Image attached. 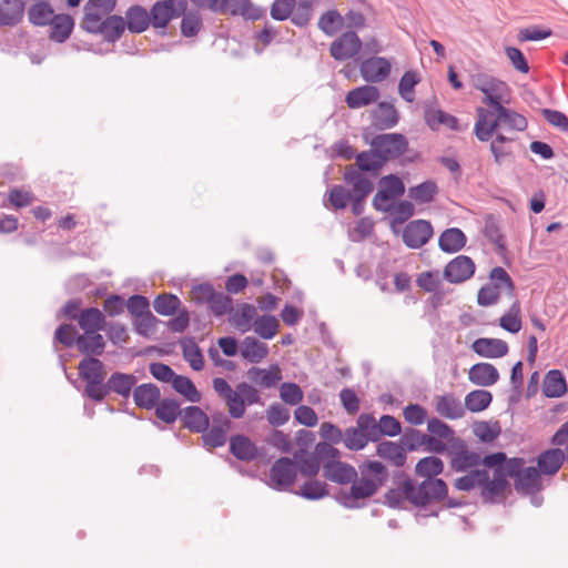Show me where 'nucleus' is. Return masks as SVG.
<instances>
[{
    "mask_svg": "<svg viewBox=\"0 0 568 568\" xmlns=\"http://www.w3.org/2000/svg\"><path fill=\"white\" fill-rule=\"evenodd\" d=\"M395 487L385 495V504L393 509H404L408 503L415 508L439 505L444 508H459L466 503L448 496V485L444 479H422L417 483L408 474L397 470L393 475Z\"/></svg>",
    "mask_w": 568,
    "mask_h": 568,
    "instance_id": "nucleus-1",
    "label": "nucleus"
},
{
    "mask_svg": "<svg viewBox=\"0 0 568 568\" xmlns=\"http://www.w3.org/2000/svg\"><path fill=\"white\" fill-rule=\"evenodd\" d=\"M389 476L386 466L378 460H365L358 465L357 478L348 489H341L336 500L347 509L359 508L362 499L373 497Z\"/></svg>",
    "mask_w": 568,
    "mask_h": 568,
    "instance_id": "nucleus-2",
    "label": "nucleus"
},
{
    "mask_svg": "<svg viewBox=\"0 0 568 568\" xmlns=\"http://www.w3.org/2000/svg\"><path fill=\"white\" fill-rule=\"evenodd\" d=\"M477 121L475 123V135L481 142L489 141L499 129L525 131L528 126L527 119L506 106L500 108L496 113L484 106L476 110Z\"/></svg>",
    "mask_w": 568,
    "mask_h": 568,
    "instance_id": "nucleus-3",
    "label": "nucleus"
},
{
    "mask_svg": "<svg viewBox=\"0 0 568 568\" xmlns=\"http://www.w3.org/2000/svg\"><path fill=\"white\" fill-rule=\"evenodd\" d=\"M79 377L85 382L83 396L95 403L105 399V369L104 364L98 357H84L78 365Z\"/></svg>",
    "mask_w": 568,
    "mask_h": 568,
    "instance_id": "nucleus-4",
    "label": "nucleus"
},
{
    "mask_svg": "<svg viewBox=\"0 0 568 568\" xmlns=\"http://www.w3.org/2000/svg\"><path fill=\"white\" fill-rule=\"evenodd\" d=\"M80 28L88 33L99 34L106 42L118 41L125 30V20L121 16L112 14L99 17L93 13L83 14Z\"/></svg>",
    "mask_w": 568,
    "mask_h": 568,
    "instance_id": "nucleus-5",
    "label": "nucleus"
},
{
    "mask_svg": "<svg viewBox=\"0 0 568 568\" xmlns=\"http://www.w3.org/2000/svg\"><path fill=\"white\" fill-rule=\"evenodd\" d=\"M343 180L347 185L353 186L354 195L349 202L352 203V213L358 216L364 212L365 200L373 192L374 184L353 165L345 168Z\"/></svg>",
    "mask_w": 568,
    "mask_h": 568,
    "instance_id": "nucleus-6",
    "label": "nucleus"
},
{
    "mask_svg": "<svg viewBox=\"0 0 568 568\" xmlns=\"http://www.w3.org/2000/svg\"><path fill=\"white\" fill-rule=\"evenodd\" d=\"M371 146L381 155V159L387 163L406 153L408 141L402 133H382L374 136Z\"/></svg>",
    "mask_w": 568,
    "mask_h": 568,
    "instance_id": "nucleus-7",
    "label": "nucleus"
},
{
    "mask_svg": "<svg viewBox=\"0 0 568 568\" xmlns=\"http://www.w3.org/2000/svg\"><path fill=\"white\" fill-rule=\"evenodd\" d=\"M186 10V0L156 1L149 11L151 24L154 29H165L172 19L181 17Z\"/></svg>",
    "mask_w": 568,
    "mask_h": 568,
    "instance_id": "nucleus-8",
    "label": "nucleus"
},
{
    "mask_svg": "<svg viewBox=\"0 0 568 568\" xmlns=\"http://www.w3.org/2000/svg\"><path fill=\"white\" fill-rule=\"evenodd\" d=\"M297 466L290 457L274 462L268 473V485L276 490H287L296 480Z\"/></svg>",
    "mask_w": 568,
    "mask_h": 568,
    "instance_id": "nucleus-9",
    "label": "nucleus"
},
{
    "mask_svg": "<svg viewBox=\"0 0 568 568\" xmlns=\"http://www.w3.org/2000/svg\"><path fill=\"white\" fill-rule=\"evenodd\" d=\"M363 48V42L355 31L347 30L329 44V54L336 61L355 58Z\"/></svg>",
    "mask_w": 568,
    "mask_h": 568,
    "instance_id": "nucleus-10",
    "label": "nucleus"
},
{
    "mask_svg": "<svg viewBox=\"0 0 568 568\" xmlns=\"http://www.w3.org/2000/svg\"><path fill=\"white\" fill-rule=\"evenodd\" d=\"M217 13L241 16L245 20H261L266 16V9L254 4L251 0H220Z\"/></svg>",
    "mask_w": 568,
    "mask_h": 568,
    "instance_id": "nucleus-11",
    "label": "nucleus"
},
{
    "mask_svg": "<svg viewBox=\"0 0 568 568\" xmlns=\"http://www.w3.org/2000/svg\"><path fill=\"white\" fill-rule=\"evenodd\" d=\"M434 234L429 221L414 220L406 224L403 231V242L409 248H420Z\"/></svg>",
    "mask_w": 568,
    "mask_h": 568,
    "instance_id": "nucleus-12",
    "label": "nucleus"
},
{
    "mask_svg": "<svg viewBox=\"0 0 568 568\" xmlns=\"http://www.w3.org/2000/svg\"><path fill=\"white\" fill-rule=\"evenodd\" d=\"M475 268V263L469 256L458 255L445 266L443 276L449 283L458 284L470 278Z\"/></svg>",
    "mask_w": 568,
    "mask_h": 568,
    "instance_id": "nucleus-13",
    "label": "nucleus"
},
{
    "mask_svg": "<svg viewBox=\"0 0 568 568\" xmlns=\"http://www.w3.org/2000/svg\"><path fill=\"white\" fill-rule=\"evenodd\" d=\"M323 476L338 485L354 483L357 478V469L348 463L341 460H328L322 465Z\"/></svg>",
    "mask_w": 568,
    "mask_h": 568,
    "instance_id": "nucleus-14",
    "label": "nucleus"
},
{
    "mask_svg": "<svg viewBox=\"0 0 568 568\" xmlns=\"http://www.w3.org/2000/svg\"><path fill=\"white\" fill-rule=\"evenodd\" d=\"M390 62L384 57H371L362 61L359 72L366 82L378 83L390 73Z\"/></svg>",
    "mask_w": 568,
    "mask_h": 568,
    "instance_id": "nucleus-15",
    "label": "nucleus"
},
{
    "mask_svg": "<svg viewBox=\"0 0 568 568\" xmlns=\"http://www.w3.org/2000/svg\"><path fill=\"white\" fill-rule=\"evenodd\" d=\"M480 464V455L469 450L463 440H459L458 444L454 445L450 459V467L453 470L457 473L467 471Z\"/></svg>",
    "mask_w": 568,
    "mask_h": 568,
    "instance_id": "nucleus-16",
    "label": "nucleus"
},
{
    "mask_svg": "<svg viewBox=\"0 0 568 568\" xmlns=\"http://www.w3.org/2000/svg\"><path fill=\"white\" fill-rule=\"evenodd\" d=\"M138 378L133 374L122 372L112 373L105 382V397L114 393L123 398H129L136 387Z\"/></svg>",
    "mask_w": 568,
    "mask_h": 568,
    "instance_id": "nucleus-17",
    "label": "nucleus"
},
{
    "mask_svg": "<svg viewBox=\"0 0 568 568\" xmlns=\"http://www.w3.org/2000/svg\"><path fill=\"white\" fill-rule=\"evenodd\" d=\"M229 443L230 453L241 462H253L260 455L257 446L245 435H233Z\"/></svg>",
    "mask_w": 568,
    "mask_h": 568,
    "instance_id": "nucleus-18",
    "label": "nucleus"
},
{
    "mask_svg": "<svg viewBox=\"0 0 568 568\" xmlns=\"http://www.w3.org/2000/svg\"><path fill=\"white\" fill-rule=\"evenodd\" d=\"M509 85L499 79H495L483 91L484 98L481 102L488 105L490 111L496 113L503 108V102H506V98L509 95Z\"/></svg>",
    "mask_w": 568,
    "mask_h": 568,
    "instance_id": "nucleus-19",
    "label": "nucleus"
},
{
    "mask_svg": "<svg viewBox=\"0 0 568 568\" xmlns=\"http://www.w3.org/2000/svg\"><path fill=\"white\" fill-rule=\"evenodd\" d=\"M379 98V90L374 85H362L351 90L345 98L349 109H361L375 103Z\"/></svg>",
    "mask_w": 568,
    "mask_h": 568,
    "instance_id": "nucleus-20",
    "label": "nucleus"
},
{
    "mask_svg": "<svg viewBox=\"0 0 568 568\" xmlns=\"http://www.w3.org/2000/svg\"><path fill=\"white\" fill-rule=\"evenodd\" d=\"M471 348L477 355L487 358L504 357L508 353L507 343L499 338H477Z\"/></svg>",
    "mask_w": 568,
    "mask_h": 568,
    "instance_id": "nucleus-21",
    "label": "nucleus"
},
{
    "mask_svg": "<svg viewBox=\"0 0 568 568\" xmlns=\"http://www.w3.org/2000/svg\"><path fill=\"white\" fill-rule=\"evenodd\" d=\"M48 26L50 27L49 39L57 43H63L73 31L74 19L67 13H55L54 19Z\"/></svg>",
    "mask_w": 568,
    "mask_h": 568,
    "instance_id": "nucleus-22",
    "label": "nucleus"
},
{
    "mask_svg": "<svg viewBox=\"0 0 568 568\" xmlns=\"http://www.w3.org/2000/svg\"><path fill=\"white\" fill-rule=\"evenodd\" d=\"M24 11L23 0H1L0 27H16L22 21Z\"/></svg>",
    "mask_w": 568,
    "mask_h": 568,
    "instance_id": "nucleus-23",
    "label": "nucleus"
},
{
    "mask_svg": "<svg viewBox=\"0 0 568 568\" xmlns=\"http://www.w3.org/2000/svg\"><path fill=\"white\" fill-rule=\"evenodd\" d=\"M183 426L192 433H204L210 426V417L199 406H187L182 409Z\"/></svg>",
    "mask_w": 568,
    "mask_h": 568,
    "instance_id": "nucleus-24",
    "label": "nucleus"
},
{
    "mask_svg": "<svg viewBox=\"0 0 568 568\" xmlns=\"http://www.w3.org/2000/svg\"><path fill=\"white\" fill-rule=\"evenodd\" d=\"M132 396L139 408L150 410L160 402L161 390L155 384L144 383L133 389Z\"/></svg>",
    "mask_w": 568,
    "mask_h": 568,
    "instance_id": "nucleus-25",
    "label": "nucleus"
},
{
    "mask_svg": "<svg viewBox=\"0 0 568 568\" xmlns=\"http://www.w3.org/2000/svg\"><path fill=\"white\" fill-rule=\"evenodd\" d=\"M435 399V409L442 417L459 419L465 415L464 406L453 393L436 396Z\"/></svg>",
    "mask_w": 568,
    "mask_h": 568,
    "instance_id": "nucleus-26",
    "label": "nucleus"
},
{
    "mask_svg": "<svg viewBox=\"0 0 568 568\" xmlns=\"http://www.w3.org/2000/svg\"><path fill=\"white\" fill-rule=\"evenodd\" d=\"M565 462V452L559 447L549 448L537 457V469L548 476L558 473Z\"/></svg>",
    "mask_w": 568,
    "mask_h": 568,
    "instance_id": "nucleus-27",
    "label": "nucleus"
},
{
    "mask_svg": "<svg viewBox=\"0 0 568 568\" xmlns=\"http://www.w3.org/2000/svg\"><path fill=\"white\" fill-rule=\"evenodd\" d=\"M540 471L534 467H526L520 473L519 477L515 479L514 487L517 493L530 495L539 491L542 487Z\"/></svg>",
    "mask_w": 568,
    "mask_h": 568,
    "instance_id": "nucleus-28",
    "label": "nucleus"
},
{
    "mask_svg": "<svg viewBox=\"0 0 568 568\" xmlns=\"http://www.w3.org/2000/svg\"><path fill=\"white\" fill-rule=\"evenodd\" d=\"M32 4L27 9L28 20L36 27H45L54 19V9L49 0H31Z\"/></svg>",
    "mask_w": 568,
    "mask_h": 568,
    "instance_id": "nucleus-29",
    "label": "nucleus"
},
{
    "mask_svg": "<svg viewBox=\"0 0 568 568\" xmlns=\"http://www.w3.org/2000/svg\"><path fill=\"white\" fill-rule=\"evenodd\" d=\"M373 125L378 130H387L394 128L399 120L396 108L388 102H379L373 110Z\"/></svg>",
    "mask_w": 568,
    "mask_h": 568,
    "instance_id": "nucleus-30",
    "label": "nucleus"
},
{
    "mask_svg": "<svg viewBox=\"0 0 568 568\" xmlns=\"http://www.w3.org/2000/svg\"><path fill=\"white\" fill-rule=\"evenodd\" d=\"M468 379L478 386H491L499 379V373L490 363H477L470 367Z\"/></svg>",
    "mask_w": 568,
    "mask_h": 568,
    "instance_id": "nucleus-31",
    "label": "nucleus"
},
{
    "mask_svg": "<svg viewBox=\"0 0 568 568\" xmlns=\"http://www.w3.org/2000/svg\"><path fill=\"white\" fill-rule=\"evenodd\" d=\"M77 348L85 357H98L104 353L105 341L99 332L78 335Z\"/></svg>",
    "mask_w": 568,
    "mask_h": 568,
    "instance_id": "nucleus-32",
    "label": "nucleus"
},
{
    "mask_svg": "<svg viewBox=\"0 0 568 568\" xmlns=\"http://www.w3.org/2000/svg\"><path fill=\"white\" fill-rule=\"evenodd\" d=\"M376 454L382 459L389 462L393 466L400 468L406 464L407 455L400 443L384 440L376 447Z\"/></svg>",
    "mask_w": 568,
    "mask_h": 568,
    "instance_id": "nucleus-33",
    "label": "nucleus"
},
{
    "mask_svg": "<svg viewBox=\"0 0 568 568\" xmlns=\"http://www.w3.org/2000/svg\"><path fill=\"white\" fill-rule=\"evenodd\" d=\"M125 28L132 33H142L151 24L150 13L142 6H131L125 12Z\"/></svg>",
    "mask_w": 568,
    "mask_h": 568,
    "instance_id": "nucleus-34",
    "label": "nucleus"
},
{
    "mask_svg": "<svg viewBox=\"0 0 568 568\" xmlns=\"http://www.w3.org/2000/svg\"><path fill=\"white\" fill-rule=\"evenodd\" d=\"M256 316V308L248 303H242L236 311L230 313L229 322L241 333L248 332Z\"/></svg>",
    "mask_w": 568,
    "mask_h": 568,
    "instance_id": "nucleus-35",
    "label": "nucleus"
},
{
    "mask_svg": "<svg viewBox=\"0 0 568 568\" xmlns=\"http://www.w3.org/2000/svg\"><path fill=\"white\" fill-rule=\"evenodd\" d=\"M565 376L559 369H550L542 382V394L548 398H558L567 393Z\"/></svg>",
    "mask_w": 568,
    "mask_h": 568,
    "instance_id": "nucleus-36",
    "label": "nucleus"
},
{
    "mask_svg": "<svg viewBox=\"0 0 568 568\" xmlns=\"http://www.w3.org/2000/svg\"><path fill=\"white\" fill-rule=\"evenodd\" d=\"M78 323L83 333L100 332L106 325L104 314L97 307L82 310L78 316Z\"/></svg>",
    "mask_w": 568,
    "mask_h": 568,
    "instance_id": "nucleus-37",
    "label": "nucleus"
},
{
    "mask_svg": "<svg viewBox=\"0 0 568 568\" xmlns=\"http://www.w3.org/2000/svg\"><path fill=\"white\" fill-rule=\"evenodd\" d=\"M297 466V471L310 478H314L321 469V462L315 452L308 453L305 449H298L294 453V458Z\"/></svg>",
    "mask_w": 568,
    "mask_h": 568,
    "instance_id": "nucleus-38",
    "label": "nucleus"
},
{
    "mask_svg": "<svg viewBox=\"0 0 568 568\" xmlns=\"http://www.w3.org/2000/svg\"><path fill=\"white\" fill-rule=\"evenodd\" d=\"M247 377L252 383L271 388L282 379V373L278 365H272L268 371L253 366L247 371Z\"/></svg>",
    "mask_w": 568,
    "mask_h": 568,
    "instance_id": "nucleus-39",
    "label": "nucleus"
},
{
    "mask_svg": "<svg viewBox=\"0 0 568 568\" xmlns=\"http://www.w3.org/2000/svg\"><path fill=\"white\" fill-rule=\"evenodd\" d=\"M466 241V235L460 229L450 227L440 234L438 246L445 253H456L465 246Z\"/></svg>",
    "mask_w": 568,
    "mask_h": 568,
    "instance_id": "nucleus-40",
    "label": "nucleus"
},
{
    "mask_svg": "<svg viewBox=\"0 0 568 568\" xmlns=\"http://www.w3.org/2000/svg\"><path fill=\"white\" fill-rule=\"evenodd\" d=\"M355 160L356 165L354 166L362 174L365 172L377 174L379 170L386 164L381 159V155L375 151V148L372 146L371 150L357 153Z\"/></svg>",
    "mask_w": 568,
    "mask_h": 568,
    "instance_id": "nucleus-41",
    "label": "nucleus"
},
{
    "mask_svg": "<svg viewBox=\"0 0 568 568\" xmlns=\"http://www.w3.org/2000/svg\"><path fill=\"white\" fill-rule=\"evenodd\" d=\"M268 354V347L253 336H246L242 341L241 355L250 363H260Z\"/></svg>",
    "mask_w": 568,
    "mask_h": 568,
    "instance_id": "nucleus-42",
    "label": "nucleus"
},
{
    "mask_svg": "<svg viewBox=\"0 0 568 568\" xmlns=\"http://www.w3.org/2000/svg\"><path fill=\"white\" fill-rule=\"evenodd\" d=\"M495 139L490 142V152L497 165H503L508 159H514L511 149L507 145L514 141V138L496 132Z\"/></svg>",
    "mask_w": 568,
    "mask_h": 568,
    "instance_id": "nucleus-43",
    "label": "nucleus"
},
{
    "mask_svg": "<svg viewBox=\"0 0 568 568\" xmlns=\"http://www.w3.org/2000/svg\"><path fill=\"white\" fill-rule=\"evenodd\" d=\"M444 471V463L437 456L420 458L415 466V474L423 479H439L437 476Z\"/></svg>",
    "mask_w": 568,
    "mask_h": 568,
    "instance_id": "nucleus-44",
    "label": "nucleus"
},
{
    "mask_svg": "<svg viewBox=\"0 0 568 568\" xmlns=\"http://www.w3.org/2000/svg\"><path fill=\"white\" fill-rule=\"evenodd\" d=\"M182 354L184 359L190 364L192 369L200 372L204 367V358L200 347L193 337H183L180 339Z\"/></svg>",
    "mask_w": 568,
    "mask_h": 568,
    "instance_id": "nucleus-45",
    "label": "nucleus"
},
{
    "mask_svg": "<svg viewBox=\"0 0 568 568\" xmlns=\"http://www.w3.org/2000/svg\"><path fill=\"white\" fill-rule=\"evenodd\" d=\"M154 408L156 417L165 424H173L182 414L180 403L174 398L160 399Z\"/></svg>",
    "mask_w": 568,
    "mask_h": 568,
    "instance_id": "nucleus-46",
    "label": "nucleus"
},
{
    "mask_svg": "<svg viewBox=\"0 0 568 568\" xmlns=\"http://www.w3.org/2000/svg\"><path fill=\"white\" fill-rule=\"evenodd\" d=\"M425 122L432 130H437L439 125H446L452 130H456L458 126V120L454 115L432 108L425 110Z\"/></svg>",
    "mask_w": 568,
    "mask_h": 568,
    "instance_id": "nucleus-47",
    "label": "nucleus"
},
{
    "mask_svg": "<svg viewBox=\"0 0 568 568\" xmlns=\"http://www.w3.org/2000/svg\"><path fill=\"white\" fill-rule=\"evenodd\" d=\"M438 193V186L435 181L427 180L418 185L412 186L408 190V196L418 204H426L434 201Z\"/></svg>",
    "mask_w": 568,
    "mask_h": 568,
    "instance_id": "nucleus-48",
    "label": "nucleus"
},
{
    "mask_svg": "<svg viewBox=\"0 0 568 568\" xmlns=\"http://www.w3.org/2000/svg\"><path fill=\"white\" fill-rule=\"evenodd\" d=\"M491 400L493 395L489 390L475 389L466 395L464 408L471 413L483 412L490 405Z\"/></svg>",
    "mask_w": 568,
    "mask_h": 568,
    "instance_id": "nucleus-49",
    "label": "nucleus"
},
{
    "mask_svg": "<svg viewBox=\"0 0 568 568\" xmlns=\"http://www.w3.org/2000/svg\"><path fill=\"white\" fill-rule=\"evenodd\" d=\"M181 306L180 298L171 293H162L153 301L154 311L162 316H171L175 314Z\"/></svg>",
    "mask_w": 568,
    "mask_h": 568,
    "instance_id": "nucleus-50",
    "label": "nucleus"
},
{
    "mask_svg": "<svg viewBox=\"0 0 568 568\" xmlns=\"http://www.w3.org/2000/svg\"><path fill=\"white\" fill-rule=\"evenodd\" d=\"M280 327L278 320L274 315H262L253 323L254 332L263 339L273 338Z\"/></svg>",
    "mask_w": 568,
    "mask_h": 568,
    "instance_id": "nucleus-51",
    "label": "nucleus"
},
{
    "mask_svg": "<svg viewBox=\"0 0 568 568\" xmlns=\"http://www.w3.org/2000/svg\"><path fill=\"white\" fill-rule=\"evenodd\" d=\"M480 496L485 504H494L496 499L500 497L506 490L507 486H504L501 480H490L489 473L487 471L486 480L480 481Z\"/></svg>",
    "mask_w": 568,
    "mask_h": 568,
    "instance_id": "nucleus-52",
    "label": "nucleus"
},
{
    "mask_svg": "<svg viewBox=\"0 0 568 568\" xmlns=\"http://www.w3.org/2000/svg\"><path fill=\"white\" fill-rule=\"evenodd\" d=\"M172 387L175 392L183 395L192 403H199L201 400V393L196 389L194 383L186 376L175 374L172 381Z\"/></svg>",
    "mask_w": 568,
    "mask_h": 568,
    "instance_id": "nucleus-53",
    "label": "nucleus"
},
{
    "mask_svg": "<svg viewBox=\"0 0 568 568\" xmlns=\"http://www.w3.org/2000/svg\"><path fill=\"white\" fill-rule=\"evenodd\" d=\"M486 469L470 470L467 475L456 478L454 480V487L458 490L470 491L471 489L479 487L481 480H486Z\"/></svg>",
    "mask_w": 568,
    "mask_h": 568,
    "instance_id": "nucleus-54",
    "label": "nucleus"
},
{
    "mask_svg": "<svg viewBox=\"0 0 568 568\" xmlns=\"http://www.w3.org/2000/svg\"><path fill=\"white\" fill-rule=\"evenodd\" d=\"M296 494L308 500H318L328 495L327 484L312 479L304 483Z\"/></svg>",
    "mask_w": 568,
    "mask_h": 568,
    "instance_id": "nucleus-55",
    "label": "nucleus"
},
{
    "mask_svg": "<svg viewBox=\"0 0 568 568\" xmlns=\"http://www.w3.org/2000/svg\"><path fill=\"white\" fill-rule=\"evenodd\" d=\"M345 447L349 450L358 452L366 447L369 443L368 438L364 435L361 429L356 427H348L343 433V439Z\"/></svg>",
    "mask_w": 568,
    "mask_h": 568,
    "instance_id": "nucleus-56",
    "label": "nucleus"
},
{
    "mask_svg": "<svg viewBox=\"0 0 568 568\" xmlns=\"http://www.w3.org/2000/svg\"><path fill=\"white\" fill-rule=\"evenodd\" d=\"M353 195V189L347 190L344 185L336 184L328 191V201L334 210H344Z\"/></svg>",
    "mask_w": 568,
    "mask_h": 568,
    "instance_id": "nucleus-57",
    "label": "nucleus"
},
{
    "mask_svg": "<svg viewBox=\"0 0 568 568\" xmlns=\"http://www.w3.org/2000/svg\"><path fill=\"white\" fill-rule=\"evenodd\" d=\"M181 32L185 38L194 37L201 30L203 22L197 11H189L182 14Z\"/></svg>",
    "mask_w": 568,
    "mask_h": 568,
    "instance_id": "nucleus-58",
    "label": "nucleus"
},
{
    "mask_svg": "<svg viewBox=\"0 0 568 568\" xmlns=\"http://www.w3.org/2000/svg\"><path fill=\"white\" fill-rule=\"evenodd\" d=\"M207 306L216 317L230 315L233 311V298L222 292H216Z\"/></svg>",
    "mask_w": 568,
    "mask_h": 568,
    "instance_id": "nucleus-59",
    "label": "nucleus"
},
{
    "mask_svg": "<svg viewBox=\"0 0 568 568\" xmlns=\"http://www.w3.org/2000/svg\"><path fill=\"white\" fill-rule=\"evenodd\" d=\"M343 18L337 10L324 12L318 20V28L327 36H333L342 26Z\"/></svg>",
    "mask_w": 568,
    "mask_h": 568,
    "instance_id": "nucleus-60",
    "label": "nucleus"
},
{
    "mask_svg": "<svg viewBox=\"0 0 568 568\" xmlns=\"http://www.w3.org/2000/svg\"><path fill=\"white\" fill-rule=\"evenodd\" d=\"M356 428L361 429L369 442H378V423L371 414L363 413L356 420Z\"/></svg>",
    "mask_w": 568,
    "mask_h": 568,
    "instance_id": "nucleus-61",
    "label": "nucleus"
},
{
    "mask_svg": "<svg viewBox=\"0 0 568 568\" xmlns=\"http://www.w3.org/2000/svg\"><path fill=\"white\" fill-rule=\"evenodd\" d=\"M356 428L361 429L369 442H378V423L371 414L363 413L356 420Z\"/></svg>",
    "mask_w": 568,
    "mask_h": 568,
    "instance_id": "nucleus-62",
    "label": "nucleus"
},
{
    "mask_svg": "<svg viewBox=\"0 0 568 568\" xmlns=\"http://www.w3.org/2000/svg\"><path fill=\"white\" fill-rule=\"evenodd\" d=\"M290 409L281 403H274L266 409V419L273 427H280L290 420Z\"/></svg>",
    "mask_w": 568,
    "mask_h": 568,
    "instance_id": "nucleus-63",
    "label": "nucleus"
},
{
    "mask_svg": "<svg viewBox=\"0 0 568 568\" xmlns=\"http://www.w3.org/2000/svg\"><path fill=\"white\" fill-rule=\"evenodd\" d=\"M379 190L385 191L393 199H397L405 193V184L397 175L388 174L381 178Z\"/></svg>",
    "mask_w": 568,
    "mask_h": 568,
    "instance_id": "nucleus-64",
    "label": "nucleus"
}]
</instances>
